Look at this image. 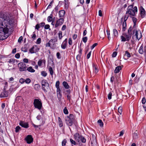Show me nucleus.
Wrapping results in <instances>:
<instances>
[{
	"label": "nucleus",
	"mask_w": 146,
	"mask_h": 146,
	"mask_svg": "<svg viewBox=\"0 0 146 146\" xmlns=\"http://www.w3.org/2000/svg\"><path fill=\"white\" fill-rule=\"evenodd\" d=\"M70 141L72 144L75 145L76 144V143L75 141L73 140L72 139H70Z\"/></svg>",
	"instance_id": "nucleus-51"
},
{
	"label": "nucleus",
	"mask_w": 146,
	"mask_h": 146,
	"mask_svg": "<svg viewBox=\"0 0 146 146\" xmlns=\"http://www.w3.org/2000/svg\"><path fill=\"white\" fill-rule=\"evenodd\" d=\"M40 88V85L38 84H35L34 86V88L35 90H39Z\"/></svg>",
	"instance_id": "nucleus-24"
},
{
	"label": "nucleus",
	"mask_w": 146,
	"mask_h": 146,
	"mask_svg": "<svg viewBox=\"0 0 146 146\" xmlns=\"http://www.w3.org/2000/svg\"><path fill=\"white\" fill-rule=\"evenodd\" d=\"M57 97L59 102L61 103H62V94L61 92H59L57 93Z\"/></svg>",
	"instance_id": "nucleus-17"
},
{
	"label": "nucleus",
	"mask_w": 146,
	"mask_h": 146,
	"mask_svg": "<svg viewBox=\"0 0 146 146\" xmlns=\"http://www.w3.org/2000/svg\"><path fill=\"white\" fill-rule=\"evenodd\" d=\"M31 38L33 40L36 39V36L35 32H33V34L31 35Z\"/></svg>",
	"instance_id": "nucleus-33"
},
{
	"label": "nucleus",
	"mask_w": 146,
	"mask_h": 146,
	"mask_svg": "<svg viewBox=\"0 0 146 146\" xmlns=\"http://www.w3.org/2000/svg\"><path fill=\"white\" fill-rule=\"evenodd\" d=\"M121 69V67L120 66H117L116 67L115 70L114 72L115 73H117L119 72L120 70Z\"/></svg>",
	"instance_id": "nucleus-21"
},
{
	"label": "nucleus",
	"mask_w": 146,
	"mask_h": 146,
	"mask_svg": "<svg viewBox=\"0 0 146 146\" xmlns=\"http://www.w3.org/2000/svg\"><path fill=\"white\" fill-rule=\"evenodd\" d=\"M66 122L67 125L71 126L73 123H74L75 122V117L74 115L72 114H70L69 116H68L66 119Z\"/></svg>",
	"instance_id": "nucleus-2"
},
{
	"label": "nucleus",
	"mask_w": 146,
	"mask_h": 146,
	"mask_svg": "<svg viewBox=\"0 0 146 146\" xmlns=\"http://www.w3.org/2000/svg\"><path fill=\"white\" fill-rule=\"evenodd\" d=\"M133 28H134L133 27H132L131 26L128 29V33L132 34V31Z\"/></svg>",
	"instance_id": "nucleus-38"
},
{
	"label": "nucleus",
	"mask_w": 146,
	"mask_h": 146,
	"mask_svg": "<svg viewBox=\"0 0 146 146\" xmlns=\"http://www.w3.org/2000/svg\"><path fill=\"white\" fill-rule=\"evenodd\" d=\"M22 51L24 52H26L28 51V49L27 48L25 47H22L21 48Z\"/></svg>",
	"instance_id": "nucleus-41"
},
{
	"label": "nucleus",
	"mask_w": 146,
	"mask_h": 146,
	"mask_svg": "<svg viewBox=\"0 0 146 146\" xmlns=\"http://www.w3.org/2000/svg\"><path fill=\"white\" fill-rule=\"evenodd\" d=\"M42 62V60H39L38 62V65L39 66H41Z\"/></svg>",
	"instance_id": "nucleus-60"
},
{
	"label": "nucleus",
	"mask_w": 146,
	"mask_h": 146,
	"mask_svg": "<svg viewBox=\"0 0 146 146\" xmlns=\"http://www.w3.org/2000/svg\"><path fill=\"white\" fill-rule=\"evenodd\" d=\"M31 82V80L29 78H27L26 79H25V82L26 83L28 84L30 83Z\"/></svg>",
	"instance_id": "nucleus-44"
},
{
	"label": "nucleus",
	"mask_w": 146,
	"mask_h": 146,
	"mask_svg": "<svg viewBox=\"0 0 146 146\" xmlns=\"http://www.w3.org/2000/svg\"><path fill=\"white\" fill-rule=\"evenodd\" d=\"M41 75L44 77H46L47 75V73L44 71H42L41 72Z\"/></svg>",
	"instance_id": "nucleus-43"
},
{
	"label": "nucleus",
	"mask_w": 146,
	"mask_h": 146,
	"mask_svg": "<svg viewBox=\"0 0 146 146\" xmlns=\"http://www.w3.org/2000/svg\"><path fill=\"white\" fill-rule=\"evenodd\" d=\"M130 17L132 18V20L133 23V28H136V22L137 20V19L135 17H132L131 16H130Z\"/></svg>",
	"instance_id": "nucleus-18"
},
{
	"label": "nucleus",
	"mask_w": 146,
	"mask_h": 146,
	"mask_svg": "<svg viewBox=\"0 0 146 146\" xmlns=\"http://www.w3.org/2000/svg\"><path fill=\"white\" fill-rule=\"evenodd\" d=\"M137 10H128L126 12V14H127V13L129 14L130 15V16H135V13L137 12Z\"/></svg>",
	"instance_id": "nucleus-9"
},
{
	"label": "nucleus",
	"mask_w": 146,
	"mask_h": 146,
	"mask_svg": "<svg viewBox=\"0 0 146 146\" xmlns=\"http://www.w3.org/2000/svg\"><path fill=\"white\" fill-rule=\"evenodd\" d=\"M113 32L114 36L117 37L118 35V32L117 30L115 29H114L113 30Z\"/></svg>",
	"instance_id": "nucleus-27"
},
{
	"label": "nucleus",
	"mask_w": 146,
	"mask_h": 146,
	"mask_svg": "<svg viewBox=\"0 0 146 146\" xmlns=\"http://www.w3.org/2000/svg\"><path fill=\"white\" fill-rule=\"evenodd\" d=\"M64 87L67 89H68L70 88V86L69 85H68L67 83L65 82L64 81L62 83Z\"/></svg>",
	"instance_id": "nucleus-23"
},
{
	"label": "nucleus",
	"mask_w": 146,
	"mask_h": 146,
	"mask_svg": "<svg viewBox=\"0 0 146 146\" xmlns=\"http://www.w3.org/2000/svg\"><path fill=\"white\" fill-rule=\"evenodd\" d=\"M15 59H10L9 60V61H8V62L9 63H13L15 62Z\"/></svg>",
	"instance_id": "nucleus-53"
},
{
	"label": "nucleus",
	"mask_w": 146,
	"mask_h": 146,
	"mask_svg": "<svg viewBox=\"0 0 146 146\" xmlns=\"http://www.w3.org/2000/svg\"><path fill=\"white\" fill-rule=\"evenodd\" d=\"M98 123L101 127H102L103 126L104 124L101 119H99L98 121Z\"/></svg>",
	"instance_id": "nucleus-29"
},
{
	"label": "nucleus",
	"mask_w": 146,
	"mask_h": 146,
	"mask_svg": "<svg viewBox=\"0 0 146 146\" xmlns=\"http://www.w3.org/2000/svg\"><path fill=\"white\" fill-rule=\"evenodd\" d=\"M67 142V141L66 139H64L62 141V146H64L66 145V143Z\"/></svg>",
	"instance_id": "nucleus-45"
},
{
	"label": "nucleus",
	"mask_w": 146,
	"mask_h": 146,
	"mask_svg": "<svg viewBox=\"0 0 146 146\" xmlns=\"http://www.w3.org/2000/svg\"><path fill=\"white\" fill-rule=\"evenodd\" d=\"M121 41L123 42H125L126 41V39L125 36H121Z\"/></svg>",
	"instance_id": "nucleus-63"
},
{
	"label": "nucleus",
	"mask_w": 146,
	"mask_h": 146,
	"mask_svg": "<svg viewBox=\"0 0 146 146\" xmlns=\"http://www.w3.org/2000/svg\"><path fill=\"white\" fill-rule=\"evenodd\" d=\"M134 6V4L133 3L131 5L128 7L127 9H133Z\"/></svg>",
	"instance_id": "nucleus-59"
},
{
	"label": "nucleus",
	"mask_w": 146,
	"mask_h": 146,
	"mask_svg": "<svg viewBox=\"0 0 146 146\" xmlns=\"http://www.w3.org/2000/svg\"><path fill=\"white\" fill-rule=\"evenodd\" d=\"M58 35L59 40H61L63 36L62 35V32L61 31H59L58 33Z\"/></svg>",
	"instance_id": "nucleus-28"
},
{
	"label": "nucleus",
	"mask_w": 146,
	"mask_h": 146,
	"mask_svg": "<svg viewBox=\"0 0 146 146\" xmlns=\"http://www.w3.org/2000/svg\"><path fill=\"white\" fill-rule=\"evenodd\" d=\"M112 95V93L111 92H110L108 96V99L110 100L111 98V96Z\"/></svg>",
	"instance_id": "nucleus-49"
},
{
	"label": "nucleus",
	"mask_w": 146,
	"mask_h": 146,
	"mask_svg": "<svg viewBox=\"0 0 146 146\" xmlns=\"http://www.w3.org/2000/svg\"><path fill=\"white\" fill-rule=\"evenodd\" d=\"M80 141L83 143H85L86 142V140L84 137L82 135L80 138Z\"/></svg>",
	"instance_id": "nucleus-30"
},
{
	"label": "nucleus",
	"mask_w": 146,
	"mask_h": 146,
	"mask_svg": "<svg viewBox=\"0 0 146 146\" xmlns=\"http://www.w3.org/2000/svg\"><path fill=\"white\" fill-rule=\"evenodd\" d=\"M66 95L67 100H69V102H70L71 97V95L70 94H67Z\"/></svg>",
	"instance_id": "nucleus-47"
},
{
	"label": "nucleus",
	"mask_w": 146,
	"mask_h": 146,
	"mask_svg": "<svg viewBox=\"0 0 146 146\" xmlns=\"http://www.w3.org/2000/svg\"><path fill=\"white\" fill-rule=\"evenodd\" d=\"M8 91H6L5 89H4L3 91L1 94L0 97L1 98H4L8 96Z\"/></svg>",
	"instance_id": "nucleus-14"
},
{
	"label": "nucleus",
	"mask_w": 146,
	"mask_h": 146,
	"mask_svg": "<svg viewBox=\"0 0 146 146\" xmlns=\"http://www.w3.org/2000/svg\"><path fill=\"white\" fill-rule=\"evenodd\" d=\"M81 56V55L79 54L76 56V59L78 61H80Z\"/></svg>",
	"instance_id": "nucleus-46"
},
{
	"label": "nucleus",
	"mask_w": 146,
	"mask_h": 146,
	"mask_svg": "<svg viewBox=\"0 0 146 146\" xmlns=\"http://www.w3.org/2000/svg\"><path fill=\"white\" fill-rule=\"evenodd\" d=\"M129 17L128 15H127V14L124 16V21L123 22L122 25V31L124 32L125 31L127 27V24H126V21L127 20L128 18Z\"/></svg>",
	"instance_id": "nucleus-7"
},
{
	"label": "nucleus",
	"mask_w": 146,
	"mask_h": 146,
	"mask_svg": "<svg viewBox=\"0 0 146 146\" xmlns=\"http://www.w3.org/2000/svg\"><path fill=\"white\" fill-rule=\"evenodd\" d=\"M118 111L120 114H121L122 112V108L121 107H119L118 108Z\"/></svg>",
	"instance_id": "nucleus-61"
},
{
	"label": "nucleus",
	"mask_w": 146,
	"mask_h": 146,
	"mask_svg": "<svg viewBox=\"0 0 146 146\" xmlns=\"http://www.w3.org/2000/svg\"><path fill=\"white\" fill-rule=\"evenodd\" d=\"M146 12L145 10H141L140 14L142 18H143L145 16Z\"/></svg>",
	"instance_id": "nucleus-20"
},
{
	"label": "nucleus",
	"mask_w": 146,
	"mask_h": 146,
	"mask_svg": "<svg viewBox=\"0 0 146 146\" xmlns=\"http://www.w3.org/2000/svg\"><path fill=\"white\" fill-rule=\"evenodd\" d=\"M16 100L18 101L19 102H21V100H23V98L21 96H18L16 98Z\"/></svg>",
	"instance_id": "nucleus-34"
},
{
	"label": "nucleus",
	"mask_w": 146,
	"mask_h": 146,
	"mask_svg": "<svg viewBox=\"0 0 146 146\" xmlns=\"http://www.w3.org/2000/svg\"><path fill=\"white\" fill-rule=\"evenodd\" d=\"M139 53L141 54H142L143 52V47L142 45H141L140 47L139 50Z\"/></svg>",
	"instance_id": "nucleus-37"
},
{
	"label": "nucleus",
	"mask_w": 146,
	"mask_h": 146,
	"mask_svg": "<svg viewBox=\"0 0 146 146\" xmlns=\"http://www.w3.org/2000/svg\"><path fill=\"white\" fill-rule=\"evenodd\" d=\"M25 140L27 143L28 144H30L33 141V138L31 135H27L25 138Z\"/></svg>",
	"instance_id": "nucleus-11"
},
{
	"label": "nucleus",
	"mask_w": 146,
	"mask_h": 146,
	"mask_svg": "<svg viewBox=\"0 0 146 146\" xmlns=\"http://www.w3.org/2000/svg\"><path fill=\"white\" fill-rule=\"evenodd\" d=\"M19 82L21 84H23L25 82V79L23 78H21L19 80Z\"/></svg>",
	"instance_id": "nucleus-50"
},
{
	"label": "nucleus",
	"mask_w": 146,
	"mask_h": 146,
	"mask_svg": "<svg viewBox=\"0 0 146 146\" xmlns=\"http://www.w3.org/2000/svg\"><path fill=\"white\" fill-rule=\"evenodd\" d=\"M27 70L32 73L34 72H35V70L33 68L32 66H30L27 68Z\"/></svg>",
	"instance_id": "nucleus-22"
},
{
	"label": "nucleus",
	"mask_w": 146,
	"mask_h": 146,
	"mask_svg": "<svg viewBox=\"0 0 146 146\" xmlns=\"http://www.w3.org/2000/svg\"><path fill=\"white\" fill-rule=\"evenodd\" d=\"M41 42V38H38L36 42V43L37 44H40Z\"/></svg>",
	"instance_id": "nucleus-52"
},
{
	"label": "nucleus",
	"mask_w": 146,
	"mask_h": 146,
	"mask_svg": "<svg viewBox=\"0 0 146 146\" xmlns=\"http://www.w3.org/2000/svg\"><path fill=\"white\" fill-rule=\"evenodd\" d=\"M15 57L17 58H20V54L19 53H17L16 54L15 56Z\"/></svg>",
	"instance_id": "nucleus-64"
},
{
	"label": "nucleus",
	"mask_w": 146,
	"mask_h": 146,
	"mask_svg": "<svg viewBox=\"0 0 146 146\" xmlns=\"http://www.w3.org/2000/svg\"><path fill=\"white\" fill-rule=\"evenodd\" d=\"M82 135H80L78 133H76L74 135V137L76 141L79 142L80 141V138Z\"/></svg>",
	"instance_id": "nucleus-15"
},
{
	"label": "nucleus",
	"mask_w": 146,
	"mask_h": 146,
	"mask_svg": "<svg viewBox=\"0 0 146 146\" xmlns=\"http://www.w3.org/2000/svg\"><path fill=\"white\" fill-rule=\"evenodd\" d=\"M58 121L59 123V125L60 127L63 126V123L60 117H58Z\"/></svg>",
	"instance_id": "nucleus-25"
},
{
	"label": "nucleus",
	"mask_w": 146,
	"mask_h": 146,
	"mask_svg": "<svg viewBox=\"0 0 146 146\" xmlns=\"http://www.w3.org/2000/svg\"><path fill=\"white\" fill-rule=\"evenodd\" d=\"M19 71L20 72L26 71H27V67L26 65L23 62H20L18 64Z\"/></svg>",
	"instance_id": "nucleus-5"
},
{
	"label": "nucleus",
	"mask_w": 146,
	"mask_h": 146,
	"mask_svg": "<svg viewBox=\"0 0 146 146\" xmlns=\"http://www.w3.org/2000/svg\"><path fill=\"white\" fill-rule=\"evenodd\" d=\"M64 22V19L63 18H60L58 20H57L56 21V23L55 25V27L57 28L59 26H60L62 25L63 23Z\"/></svg>",
	"instance_id": "nucleus-8"
},
{
	"label": "nucleus",
	"mask_w": 146,
	"mask_h": 146,
	"mask_svg": "<svg viewBox=\"0 0 146 146\" xmlns=\"http://www.w3.org/2000/svg\"><path fill=\"white\" fill-rule=\"evenodd\" d=\"M91 143L92 146H97V141L96 137L95 135L93 134L91 140Z\"/></svg>",
	"instance_id": "nucleus-12"
},
{
	"label": "nucleus",
	"mask_w": 146,
	"mask_h": 146,
	"mask_svg": "<svg viewBox=\"0 0 146 146\" xmlns=\"http://www.w3.org/2000/svg\"><path fill=\"white\" fill-rule=\"evenodd\" d=\"M42 89L44 92H46L50 89L49 84L46 80H43L41 81Z\"/></svg>",
	"instance_id": "nucleus-3"
},
{
	"label": "nucleus",
	"mask_w": 146,
	"mask_h": 146,
	"mask_svg": "<svg viewBox=\"0 0 146 146\" xmlns=\"http://www.w3.org/2000/svg\"><path fill=\"white\" fill-rule=\"evenodd\" d=\"M49 70L51 75L52 76L53 74V71L52 68L50 66L49 68Z\"/></svg>",
	"instance_id": "nucleus-35"
},
{
	"label": "nucleus",
	"mask_w": 146,
	"mask_h": 146,
	"mask_svg": "<svg viewBox=\"0 0 146 146\" xmlns=\"http://www.w3.org/2000/svg\"><path fill=\"white\" fill-rule=\"evenodd\" d=\"M65 12L64 10H61L59 12V17L60 18L63 17L65 15Z\"/></svg>",
	"instance_id": "nucleus-19"
},
{
	"label": "nucleus",
	"mask_w": 146,
	"mask_h": 146,
	"mask_svg": "<svg viewBox=\"0 0 146 146\" xmlns=\"http://www.w3.org/2000/svg\"><path fill=\"white\" fill-rule=\"evenodd\" d=\"M19 124L21 127L25 128H27L29 127L28 123H25L23 121H20Z\"/></svg>",
	"instance_id": "nucleus-13"
},
{
	"label": "nucleus",
	"mask_w": 146,
	"mask_h": 146,
	"mask_svg": "<svg viewBox=\"0 0 146 146\" xmlns=\"http://www.w3.org/2000/svg\"><path fill=\"white\" fill-rule=\"evenodd\" d=\"M121 117V116L120 115H118V116L117 118H116V120L117 121V123H119L120 121V118Z\"/></svg>",
	"instance_id": "nucleus-54"
},
{
	"label": "nucleus",
	"mask_w": 146,
	"mask_h": 146,
	"mask_svg": "<svg viewBox=\"0 0 146 146\" xmlns=\"http://www.w3.org/2000/svg\"><path fill=\"white\" fill-rule=\"evenodd\" d=\"M8 17L6 16H0V40H4L9 36Z\"/></svg>",
	"instance_id": "nucleus-1"
},
{
	"label": "nucleus",
	"mask_w": 146,
	"mask_h": 146,
	"mask_svg": "<svg viewBox=\"0 0 146 146\" xmlns=\"http://www.w3.org/2000/svg\"><path fill=\"white\" fill-rule=\"evenodd\" d=\"M39 48H38V46L36 45H34L33 46L32 48H31L29 50L30 52L31 53H34L38 52L39 50Z\"/></svg>",
	"instance_id": "nucleus-6"
},
{
	"label": "nucleus",
	"mask_w": 146,
	"mask_h": 146,
	"mask_svg": "<svg viewBox=\"0 0 146 146\" xmlns=\"http://www.w3.org/2000/svg\"><path fill=\"white\" fill-rule=\"evenodd\" d=\"M54 7V9H58V5L56 6V5L54 3L53 1H52L50 3L46 9H50Z\"/></svg>",
	"instance_id": "nucleus-10"
},
{
	"label": "nucleus",
	"mask_w": 146,
	"mask_h": 146,
	"mask_svg": "<svg viewBox=\"0 0 146 146\" xmlns=\"http://www.w3.org/2000/svg\"><path fill=\"white\" fill-rule=\"evenodd\" d=\"M123 35L126 39V41H129L130 39L132 36V34L128 33H125Z\"/></svg>",
	"instance_id": "nucleus-16"
},
{
	"label": "nucleus",
	"mask_w": 146,
	"mask_h": 146,
	"mask_svg": "<svg viewBox=\"0 0 146 146\" xmlns=\"http://www.w3.org/2000/svg\"><path fill=\"white\" fill-rule=\"evenodd\" d=\"M125 56H127V58H129L131 57V55L130 53L127 51H126L125 52V54H124Z\"/></svg>",
	"instance_id": "nucleus-36"
},
{
	"label": "nucleus",
	"mask_w": 146,
	"mask_h": 146,
	"mask_svg": "<svg viewBox=\"0 0 146 146\" xmlns=\"http://www.w3.org/2000/svg\"><path fill=\"white\" fill-rule=\"evenodd\" d=\"M83 41L84 42L86 43V42L88 38L87 37L85 36L82 38Z\"/></svg>",
	"instance_id": "nucleus-58"
},
{
	"label": "nucleus",
	"mask_w": 146,
	"mask_h": 146,
	"mask_svg": "<svg viewBox=\"0 0 146 146\" xmlns=\"http://www.w3.org/2000/svg\"><path fill=\"white\" fill-rule=\"evenodd\" d=\"M21 129V128L19 126H17L15 128V132L16 133L18 132H19V131Z\"/></svg>",
	"instance_id": "nucleus-42"
},
{
	"label": "nucleus",
	"mask_w": 146,
	"mask_h": 146,
	"mask_svg": "<svg viewBox=\"0 0 146 146\" xmlns=\"http://www.w3.org/2000/svg\"><path fill=\"white\" fill-rule=\"evenodd\" d=\"M56 56L57 58L58 59H60L61 58V56L60 55V54L59 52H57L56 53Z\"/></svg>",
	"instance_id": "nucleus-55"
},
{
	"label": "nucleus",
	"mask_w": 146,
	"mask_h": 146,
	"mask_svg": "<svg viewBox=\"0 0 146 146\" xmlns=\"http://www.w3.org/2000/svg\"><path fill=\"white\" fill-rule=\"evenodd\" d=\"M65 93V94L66 95L67 94H70V93L71 91L70 90H66Z\"/></svg>",
	"instance_id": "nucleus-56"
},
{
	"label": "nucleus",
	"mask_w": 146,
	"mask_h": 146,
	"mask_svg": "<svg viewBox=\"0 0 146 146\" xmlns=\"http://www.w3.org/2000/svg\"><path fill=\"white\" fill-rule=\"evenodd\" d=\"M59 84H60V82L59 81H56V85H55V86L56 88L57 87H59Z\"/></svg>",
	"instance_id": "nucleus-62"
},
{
	"label": "nucleus",
	"mask_w": 146,
	"mask_h": 146,
	"mask_svg": "<svg viewBox=\"0 0 146 146\" xmlns=\"http://www.w3.org/2000/svg\"><path fill=\"white\" fill-rule=\"evenodd\" d=\"M68 44L70 45H71L72 44V40L71 38H70L68 39Z\"/></svg>",
	"instance_id": "nucleus-57"
},
{
	"label": "nucleus",
	"mask_w": 146,
	"mask_h": 146,
	"mask_svg": "<svg viewBox=\"0 0 146 146\" xmlns=\"http://www.w3.org/2000/svg\"><path fill=\"white\" fill-rule=\"evenodd\" d=\"M52 15L51 14L50 16H48L47 18V21L48 22H50L52 21Z\"/></svg>",
	"instance_id": "nucleus-32"
},
{
	"label": "nucleus",
	"mask_w": 146,
	"mask_h": 146,
	"mask_svg": "<svg viewBox=\"0 0 146 146\" xmlns=\"http://www.w3.org/2000/svg\"><path fill=\"white\" fill-rule=\"evenodd\" d=\"M134 38H135V39L136 40L137 39L138 40H139V39L141 38V35L140 36V37H138V34L136 35H135L134 36Z\"/></svg>",
	"instance_id": "nucleus-39"
},
{
	"label": "nucleus",
	"mask_w": 146,
	"mask_h": 146,
	"mask_svg": "<svg viewBox=\"0 0 146 146\" xmlns=\"http://www.w3.org/2000/svg\"><path fill=\"white\" fill-rule=\"evenodd\" d=\"M137 34H138V31L136 29H135L133 31L132 39L134 38V36Z\"/></svg>",
	"instance_id": "nucleus-31"
},
{
	"label": "nucleus",
	"mask_w": 146,
	"mask_h": 146,
	"mask_svg": "<svg viewBox=\"0 0 146 146\" xmlns=\"http://www.w3.org/2000/svg\"><path fill=\"white\" fill-rule=\"evenodd\" d=\"M133 137L134 139H137L138 138V136L137 134L135 132L133 134Z\"/></svg>",
	"instance_id": "nucleus-40"
},
{
	"label": "nucleus",
	"mask_w": 146,
	"mask_h": 146,
	"mask_svg": "<svg viewBox=\"0 0 146 146\" xmlns=\"http://www.w3.org/2000/svg\"><path fill=\"white\" fill-rule=\"evenodd\" d=\"M33 104L35 107L39 110H40L42 107V104L41 100L39 99H35L34 100Z\"/></svg>",
	"instance_id": "nucleus-4"
},
{
	"label": "nucleus",
	"mask_w": 146,
	"mask_h": 146,
	"mask_svg": "<svg viewBox=\"0 0 146 146\" xmlns=\"http://www.w3.org/2000/svg\"><path fill=\"white\" fill-rule=\"evenodd\" d=\"M63 112L64 114H67L68 113V110L67 109V108L66 107H65L64 110H63Z\"/></svg>",
	"instance_id": "nucleus-48"
},
{
	"label": "nucleus",
	"mask_w": 146,
	"mask_h": 146,
	"mask_svg": "<svg viewBox=\"0 0 146 146\" xmlns=\"http://www.w3.org/2000/svg\"><path fill=\"white\" fill-rule=\"evenodd\" d=\"M67 43L63 42L61 45V48L63 49H65L67 47Z\"/></svg>",
	"instance_id": "nucleus-26"
}]
</instances>
